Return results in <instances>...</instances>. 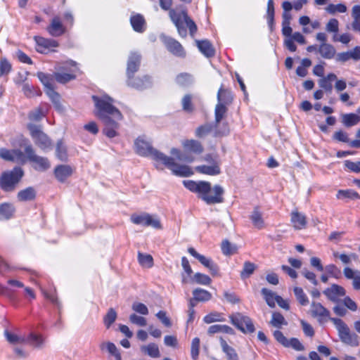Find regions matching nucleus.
I'll return each mask as SVG.
<instances>
[{"label":"nucleus","mask_w":360,"mask_h":360,"mask_svg":"<svg viewBox=\"0 0 360 360\" xmlns=\"http://www.w3.org/2000/svg\"><path fill=\"white\" fill-rule=\"evenodd\" d=\"M92 99L96 108V115L104 125L103 134L109 138L115 137L118 134L119 122L122 120L123 116L121 112L113 105V98L104 95L93 96Z\"/></svg>","instance_id":"f257e3e1"},{"label":"nucleus","mask_w":360,"mask_h":360,"mask_svg":"<svg viewBox=\"0 0 360 360\" xmlns=\"http://www.w3.org/2000/svg\"><path fill=\"white\" fill-rule=\"evenodd\" d=\"M310 314L312 317L317 319L320 323H323L330 320L335 325L342 342L352 347L359 346V336L355 333L352 332L348 326L342 319L330 317V311L320 302H311Z\"/></svg>","instance_id":"f03ea898"},{"label":"nucleus","mask_w":360,"mask_h":360,"mask_svg":"<svg viewBox=\"0 0 360 360\" xmlns=\"http://www.w3.org/2000/svg\"><path fill=\"white\" fill-rule=\"evenodd\" d=\"M136 153L141 156H150L153 160L162 162L172 171L173 174L179 176H189L193 174L191 169L185 165H180L165 154L154 149L150 143L139 137L134 143Z\"/></svg>","instance_id":"7ed1b4c3"},{"label":"nucleus","mask_w":360,"mask_h":360,"mask_svg":"<svg viewBox=\"0 0 360 360\" xmlns=\"http://www.w3.org/2000/svg\"><path fill=\"white\" fill-rule=\"evenodd\" d=\"M184 185L192 192L198 193L200 198L208 205L221 203L224 201V188L219 185L211 187L208 181H184Z\"/></svg>","instance_id":"20e7f679"},{"label":"nucleus","mask_w":360,"mask_h":360,"mask_svg":"<svg viewBox=\"0 0 360 360\" xmlns=\"http://www.w3.org/2000/svg\"><path fill=\"white\" fill-rule=\"evenodd\" d=\"M183 146L186 151L183 152L175 148H172L170 150L171 158H174V161L175 162L176 160L187 163L192 162L194 160V158L188 151L197 154H200L203 151L201 143L196 140H186L183 142Z\"/></svg>","instance_id":"39448f33"},{"label":"nucleus","mask_w":360,"mask_h":360,"mask_svg":"<svg viewBox=\"0 0 360 360\" xmlns=\"http://www.w3.org/2000/svg\"><path fill=\"white\" fill-rule=\"evenodd\" d=\"M169 15L172 21L175 25L180 36L186 37L187 35L186 30L184 27V22H185L188 27L191 36H194L198 30L197 25L194 21L188 17L186 11L177 13L174 10H171L169 12Z\"/></svg>","instance_id":"423d86ee"},{"label":"nucleus","mask_w":360,"mask_h":360,"mask_svg":"<svg viewBox=\"0 0 360 360\" xmlns=\"http://www.w3.org/2000/svg\"><path fill=\"white\" fill-rule=\"evenodd\" d=\"M23 174V170L19 167H14L10 172H4L0 177V187L6 192L14 191Z\"/></svg>","instance_id":"0eeeda50"},{"label":"nucleus","mask_w":360,"mask_h":360,"mask_svg":"<svg viewBox=\"0 0 360 360\" xmlns=\"http://www.w3.org/2000/svg\"><path fill=\"white\" fill-rule=\"evenodd\" d=\"M27 129L35 143L41 150L46 151L52 148V142L49 136L41 130V127L34 124H27Z\"/></svg>","instance_id":"6e6552de"},{"label":"nucleus","mask_w":360,"mask_h":360,"mask_svg":"<svg viewBox=\"0 0 360 360\" xmlns=\"http://www.w3.org/2000/svg\"><path fill=\"white\" fill-rule=\"evenodd\" d=\"M25 153L27 155V160L32 163L34 169L44 172L50 168L51 164L48 158L37 155L32 145L29 144L25 147Z\"/></svg>","instance_id":"1a4fd4ad"},{"label":"nucleus","mask_w":360,"mask_h":360,"mask_svg":"<svg viewBox=\"0 0 360 360\" xmlns=\"http://www.w3.org/2000/svg\"><path fill=\"white\" fill-rule=\"evenodd\" d=\"M231 323L243 333H252L255 330L251 319L241 313L237 312L229 316Z\"/></svg>","instance_id":"9d476101"},{"label":"nucleus","mask_w":360,"mask_h":360,"mask_svg":"<svg viewBox=\"0 0 360 360\" xmlns=\"http://www.w3.org/2000/svg\"><path fill=\"white\" fill-rule=\"evenodd\" d=\"M0 158L7 161L20 164L25 163L27 160V155H25L23 152L18 149L8 150L6 148H1Z\"/></svg>","instance_id":"9b49d317"},{"label":"nucleus","mask_w":360,"mask_h":360,"mask_svg":"<svg viewBox=\"0 0 360 360\" xmlns=\"http://www.w3.org/2000/svg\"><path fill=\"white\" fill-rule=\"evenodd\" d=\"M34 41L37 44V51L44 54H46L50 51H54V48L58 46V41L52 39L34 37Z\"/></svg>","instance_id":"f8f14e48"},{"label":"nucleus","mask_w":360,"mask_h":360,"mask_svg":"<svg viewBox=\"0 0 360 360\" xmlns=\"http://www.w3.org/2000/svg\"><path fill=\"white\" fill-rule=\"evenodd\" d=\"M162 41L168 51L175 56L180 58H184L186 56V51L184 47L176 39L169 37H163Z\"/></svg>","instance_id":"ddd939ff"},{"label":"nucleus","mask_w":360,"mask_h":360,"mask_svg":"<svg viewBox=\"0 0 360 360\" xmlns=\"http://www.w3.org/2000/svg\"><path fill=\"white\" fill-rule=\"evenodd\" d=\"M323 294L332 302L338 303L341 300L340 297L345 295L346 291L343 287L338 284H333L326 288L323 291Z\"/></svg>","instance_id":"4468645a"},{"label":"nucleus","mask_w":360,"mask_h":360,"mask_svg":"<svg viewBox=\"0 0 360 360\" xmlns=\"http://www.w3.org/2000/svg\"><path fill=\"white\" fill-rule=\"evenodd\" d=\"M188 252L193 257L196 258L203 266L209 269L213 276L218 274L219 267L211 259L199 254L193 248H189Z\"/></svg>","instance_id":"2eb2a0df"},{"label":"nucleus","mask_w":360,"mask_h":360,"mask_svg":"<svg viewBox=\"0 0 360 360\" xmlns=\"http://www.w3.org/2000/svg\"><path fill=\"white\" fill-rule=\"evenodd\" d=\"M127 84L133 88L141 90L150 86L151 81L148 76L134 78V75L128 77Z\"/></svg>","instance_id":"dca6fc26"},{"label":"nucleus","mask_w":360,"mask_h":360,"mask_svg":"<svg viewBox=\"0 0 360 360\" xmlns=\"http://www.w3.org/2000/svg\"><path fill=\"white\" fill-rule=\"evenodd\" d=\"M48 32L53 37H59L65 32V28L60 22L59 17H54L46 28Z\"/></svg>","instance_id":"f3484780"},{"label":"nucleus","mask_w":360,"mask_h":360,"mask_svg":"<svg viewBox=\"0 0 360 360\" xmlns=\"http://www.w3.org/2000/svg\"><path fill=\"white\" fill-rule=\"evenodd\" d=\"M141 55L138 53H131L127 62V77L134 75V74L138 70L141 63Z\"/></svg>","instance_id":"a211bd4d"},{"label":"nucleus","mask_w":360,"mask_h":360,"mask_svg":"<svg viewBox=\"0 0 360 360\" xmlns=\"http://www.w3.org/2000/svg\"><path fill=\"white\" fill-rule=\"evenodd\" d=\"M72 168L68 165H58L54 169L55 176L60 182H64L72 174Z\"/></svg>","instance_id":"6ab92c4d"},{"label":"nucleus","mask_w":360,"mask_h":360,"mask_svg":"<svg viewBox=\"0 0 360 360\" xmlns=\"http://www.w3.org/2000/svg\"><path fill=\"white\" fill-rule=\"evenodd\" d=\"M250 219L252 223V225L258 229H262L265 227V222L263 219V214L260 211L259 207L256 206L254 207L253 211L250 215Z\"/></svg>","instance_id":"aec40b11"},{"label":"nucleus","mask_w":360,"mask_h":360,"mask_svg":"<svg viewBox=\"0 0 360 360\" xmlns=\"http://www.w3.org/2000/svg\"><path fill=\"white\" fill-rule=\"evenodd\" d=\"M195 42L200 51L204 56L207 58H210L214 56L215 50L213 48L212 44L208 40H196Z\"/></svg>","instance_id":"412c9836"},{"label":"nucleus","mask_w":360,"mask_h":360,"mask_svg":"<svg viewBox=\"0 0 360 360\" xmlns=\"http://www.w3.org/2000/svg\"><path fill=\"white\" fill-rule=\"evenodd\" d=\"M291 222L295 229L300 230L306 227L307 219L304 214L297 211H293L291 213Z\"/></svg>","instance_id":"4be33fe9"},{"label":"nucleus","mask_w":360,"mask_h":360,"mask_svg":"<svg viewBox=\"0 0 360 360\" xmlns=\"http://www.w3.org/2000/svg\"><path fill=\"white\" fill-rule=\"evenodd\" d=\"M195 170L200 173L211 176L219 174L221 169L219 163H214L211 165H200L195 167Z\"/></svg>","instance_id":"5701e85b"},{"label":"nucleus","mask_w":360,"mask_h":360,"mask_svg":"<svg viewBox=\"0 0 360 360\" xmlns=\"http://www.w3.org/2000/svg\"><path fill=\"white\" fill-rule=\"evenodd\" d=\"M130 22L134 31L143 32L146 30V20L141 14H136L130 18Z\"/></svg>","instance_id":"b1692460"},{"label":"nucleus","mask_w":360,"mask_h":360,"mask_svg":"<svg viewBox=\"0 0 360 360\" xmlns=\"http://www.w3.org/2000/svg\"><path fill=\"white\" fill-rule=\"evenodd\" d=\"M319 54L326 59H331L335 55V49L334 46L328 43H322L318 49Z\"/></svg>","instance_id":"393cba45"},{"label":"nucleus","mask_w":360,"mask_h":360,"mask_svg":"<svg viewBox=\"0 0 360 360\" xmlns=\"http://www.w3.org/2000/svg\"><path fill=\"white\" fill-rule=\"evenodd\" d=\"M336 79L337 76L334 73H330L319 80V85L326 92L331 93L333 89L332 82Z\"/></svg>","instance_id":"a878e982"},{"label":"nucleus","mask_w":360,"mask_h":360,"mask_svg":"<svg viewBox=\"0 0 360 360\" xmlns=\"http://www.w3.org/2000/svg\"><path fill=\"white\" fill-rule=\"evenodd\" d=\"M100 349L102 351H107L112 356H115L116 360H122L121 354L114 343L103 342L100 345Z\"/></svg>","instance_id":"bb28decb"},{"label":"nucleus","mask_w":360,"mask_h":360,"mask_svg":"<svg viewBox=\"0 0 360 360\" xmlns=\"http://www.w3.org/2000/svg\"><path fill=\"white\" fill-rule=\"evenodd\" d=\"M45 93L52 101L56 109L59 112H62L63 110V108L60 102V97L59 94L54 90L53 86L49 88L48 89H45Z\"/></svg>","instance_id":"cd10ccee"},{"label":"nucleus","mask_w":360,"mask_h":360,"mask_svg":"<svg viewBox=\"0 0 360 360\" xmlns=\"http://www.w3.org/2000/svg\"><path fill=\"white\" fill-rule=\"evenodd\" d=\"M221 347L223 352L226 354L227 360H240L236 350L222 338L220 340Z\"/></svg>","instance_id":"c85d7f7f"},{"label":"nucleus","mask_w":360,"mask_h":360,"mask_svg":"<svg viewBox=\"0 0 360 360\" xmlns=\"http://www.w3.org/2000/svg\"><path fill=\"white\" fill-rule=\"evenodd\" d=\"M218 103H224L226 105L230 104L233 101V95L231 92L227 89H224L222 86L218 91L217 93Z\"/></svg>","instance_id":"c756f323"},{"label":"nucleus","mask_w":360,"mask_h":360,"mask_svg":"<svg viewBox=\"0 0 360 360\" xmlns=\"http://www.w3.org/2000/svg\"><path fill=\"white\" fill-rule=\"evenodd\" d=\"M208 333L210 335L215 334V333H226V334H234V330L232 328L227 325H212L208 328Z\"/></svg>","instance_id":"7c9ffc66"},{"label":"nucleus","mask_w":360,"mask_h":360,"mask_svg":"<svg viewBox=\"0 0 360 360\" xmlns=\"http://www.w3.org/2000/svg\"><path fill=\"white\" fill-rule=\"evenodd\" d=\"M34 348L41 349L44 344V340L40 335L30 333L26 337V342Z\"/></svg>","instance_id":"2f4dec72"},{"label":"nucleus","mask_w":360,"mask_h":360,"mask_svg":"<svg viewBox=\"0 0 360 360\" xmlns=\"http://www.w3.org/2000/svg\"><path fill=\"white\" fill-rule=\"evenodd\" d=\"M4 335L6 340L12 345L25 344L26 342V336L25 335H18L7 330L4 331Z\"/></svg>","instance_id":"473e14b6"},{"label":"nucleus","mask_w":360,"mask_h":360,"mask_svg":"<svg viewBox=\"0 0 360 360\" xmlns=\"http://www.w3.org/2000/svg\"><path fill=\"white\" fill-rule=\"evenodd\" d=\"M15 209L13 206L8 203L0 205V220L9 219L13 214Z\"/></svg>","instance_id":"72a5a7b5"},{"label":"nucleus","mask_w":360,"mask_h":360,"mask_svg":"<svg viewBox=\"0 0 360 360\" xmlns=\"http://www.w3.org/2000/svg\"><path fill=\"white\" fill-rule=\"evenodd\" d=\"M226 112L227 108L224 105V103H220L216 105L214 110L216 128H217L219 126V123L225 117Z\"/></svg>","instance_id":"f704fd0d"},{"label":"nucleus","mask_w":360,"mask_h":360,"mask_svg":"<svg viewBox=\"0 0 360 360\" xmlns=\"http://www.w3.org/2000/svg\"><path fill=\"white\" fill-rule=\"evenodd\" d=\"M352 17L353 22L352 28L355 32H360V6L355 5L352 10Z\"/></svg>","instance_id":"c9c22d12"},{"label":"nucleus","mask_w":360,"mask_h":360,"mask_svg":"<svg viewBox=\"0 0 360 360\" xmlns=\"http://www.w3.org/2000/svg\"><path fill=\"white\" fill-rule=\"evenodd\" d=\"M36 192L32 187H28L24 190H22L18 193V199L20 201H29L32 200L35 198Z\"/></svg>","instance_id":"e433bc0d"},{"label":"nucleus","mask_w":360,"mask_h":360,"mask_svg":"<svg viewBox=\"0 0 360 360\" xmlns=\"http://www.w3.org/2000/svg\"><path fill=\"white\" fill-rule=\"evenodd\" d=\"M141 350L146 354L150 357L158 358L160 356L159 348L155 343H150L148 345H144L141 347Z\"/></svg>","instance_id":"4c0bfd02"},{"label":"nucleus","mask_w":360,"mask_h":360,"mask_svg":"<svg viewBox=\"0 0 360 360\" xmlns=\"http://www.w3.org/2000/svg\"><path fill=\"white\" fill-rule=\"evenodd\" d=\"M194 300L198 302H206L211 299L212 295L207 290L196 288L193 291Z\"/></svg>","instance_id":"58836bf2"},{"label":"nucleus","mask_w":360,"mask_h":360,"mask_svg":"<svg viewBox=\"0 0 360 360\" xmlns=\"http://www.w3.org/2000/svg\"><path fill=\"white\" fill-rule=\"evenodd\" d=\"M360 122V116L354 113L345 114L342 115V123L345 127H350L357 124Z\"/></svg>","instance_id":"ea45409f"},{"label":"nucleus","mask_w":360,"mask_h":360,"mask_svg":"<svg viewBox=\"0 0 360 360\" xmlns=\"http://www.w3.org/2000/svg\"><path fill=\"white\" fill-rule=\"evenodd\" d=\"M56 155L61 161H66L68 160L67 148L61 140L57 142Z\"/></svg>","instance_id":"a19ab883"},{"label":"nucleus","mask_w":360,"mask_h":360,"mask_svg":"<svg viewBox=\"0 0 360 360\" xmlns=\"http://www.w3.org/2000/svg\"><path fill=\"white\" fill-rule=\"evenodd\" d=\"M270 323L276 328H281L282 326H286L288 324L284 316L278 312H274L272 314L271 320Z\"/></svg>","instance_id":"79ce46f5"},{"label":"nucleus","mask_w":360,"mask_h":360,"mask_svg":"<svg viewBox=\"0 0 360 360\" xmlns=\"http://www.w3.org/2000/svg\"><path fill=\"white\" fill-rule=\"evenodd\" d=\"M256 265L250 262H245L243 270L240 271V277L242 279H245L250 277L255 271Z\"/></svg>","instance_id":"37998d69"},{"label":"nucleus","mask_w":360,"mask_h":360,"mask_svg":"<svg viewBox=\"0 0 360 360\" xmlns=\"http://www.w3.org/2000/svg\"><path fill=\"white\" fill-rule=\"evenodd\" d=\"M262 294L264 295V299L267 303V304L270 307H275V302H276L277 296L274 292L267 288L262 289Z\"/></svg>","instance_id":"c03bdc74"},{"label":"nucleus","mask_w":360,"mask_h":360,"mask_svg":"<svg viewBox=\"0 0 360 360\" xmlns=\"http://www.w3.org/2000/svg\"><path fill=\"white\" fill-rule=\"evenodd\" d=\"M293 291L297 300L301 305L306 306L309 304V299L302 288L295 287Z\"/></svg>","instance_id":"a18cd8bd"},{"label":"nucleus","mask_w":360,"mask_h":360,"mask_svg":"<svg viewBox=\"0 0 360 360\" xmlns=\"http://www.w3.org/2000/svg\"><path fill=\"white\" fill-rule=\"evenodd\" d=\"M221 251L225 255H231L236 253L238 248L236 245L231 244L229 240H224L221 243Z\"/></svg>","instance_id":"49530a36"},{"label":"nucleus","mask_w":360,"mask_h":360,"mask_svg":"<svg viewBox=\"0 0 360 360\" xmlns=\"http://www.w3.org/2000/svg\"><path fill=\"white\" fill-rule=\"evenodd\" d=\"M333 255L335 258H338L344 264H349L352 259L355 260L357 258L355 253L347 255L345 253H339L338 252H333Z\"/></svg>","instance_id":"de8ad7c7"},{"label":"nucleus","mask_w":360,"mask_h":360,"mask_svg":"<svg viewBox=\"0 0 360 360\" xmlns=\"http://www.w3.org/2000/svg\"><path fill=\"white\" fill-rule=\"evenodd\" d=\"M214 131V127L211 124H205L198 127L195 130V136L199 138L204 137L212 131Z\"/></svg>","instance_id":"09e8293b"},{"label":"nucleus","mask_w":360,"mask_h":360,"mask_svg":"<svg viewBox=\"0 0 360 360\" xmlns=\"http://www.w3.org/2000/svg\"><path fill=\"white\" fill-rule=\"evenodd\" d=\"M138 261L139 264L144 267L150 268L153 264V259L150 255L138 253Z\"/></svg>","instance_id":"8fccbe9b"},{"label":"nucleus","mask_w":360,"mask_h":360,"mask_svg":"<svg viewBox=\"0 0 360 360\" xmlns=\"http://www.w3.org/2000/svg\"><path fill=\"white\" fill-rule=\"evenodd\" d=\"M176 82L180 86H188L193 82V77L188 73H181L176 76Z\"/></svg>","instance_id":"3c124183"},{"label":"nucleus","mask_w":360,"mask_h":360,"mask_svg":"<svg viewBox=\"0 0 360 360\" xmlns=\"http://www.w3.org/2000/svg\"><path fill=\"white\" fill-rule=\"evenodd\" d=\"M193 280L198 284L205 285H208L212 282V279L207 275L201 273H195L193 277Z\"/></svg>","instance_id":"603ef678"},{"label":"nucleus","mask_w":360,"mask_h":360,"mask_svg":"<svg viewBox=\"0 0 360 360\" xmlns=\"http://www.w3.org/2000/svg\"><path fill=\"white\" fill-rule=\"evenodd\" d=\"M117 319V313L116 311L110 308L106 315L104 317L103 321L104 324L106 326L107 328H109L110 326Z\"/></svg>","instance_id":"864d4df0"},{"label":"nucleus","mask_w":360,"mask_h":360,"mask_svg":"<svg viewBox=\"0 0 360 360\" xmlns=\"http://www.w3.org/2000/svg\"><path fill=\"white\" fill-rule=\"evenodd\" d=\"M225 319L219 312H212L206 315L203 318V321L206 323H211L216 321H224Z\"/></svg>","instance_id":"5fc2aeb1"},{"label":"nucleus","mask_w":360,"mask_h":360,"mask_svg":"<svg viewBox=\"0 0 360 360\" xmlns=\"http://www.w3.org/2000/svg\"><path fill=\"white\" fill-rule=\"evenodd\" d=\"M200 349V339L195 338L193 339L191 347V355L193 360H196L198 358Z\"/></svg>","instance_id":"6e6d98bb"},{"label":"nucleus","mask_w":360,"mask_h":360,"mask_svg":"<svg viewBox=\"0 0 360 360\" xmlns=\"http://www.w3.org/2000/svg\"><path fill=\"white\" fill-rule=\"evenodd\" d=\"M326 10L328 13L330 14H334L336 12L345 13L347 11V7L345 5L342 4H339L336 5L330 4L326 8Z\"/></svg>","instance_id":"4d7b16f0"},{"label":"nucleus","mask_w":360,"mask_h":360,"mask_svg":"<svg viewBox=\"0 0 360 360\" xmlns=\"http://www.w3.org/2000/svg\"><path fill=\"white\" fill-rule=\"evenodd\" d=\"M336 196L338 199H343V198L354 199V198H359L358 193L352 190H340L338 192Z\"/></svg>","instance_id":"13d9d810"},{"label":"nucleus","mask_w":360,"mask_h":360,"mask_svg":"<svg viewBox=\"0 0 360 360\" xmlns=\"http://www.w3.org/2000/svg\"><path fill=\"white\" fill-rule=\"evenodd\" d=\"M54 77L58 82L65 84L74 79L75 76L72 74L56 72L54 74Z\"/></svg>","instance_id":"bf43d9fd"},{"label":"nucleus","mask_w":360,"mask_h":360,"mask_svg":"<svg viewBox=\"0 0 360 360\" xmlns=\"http://www.w3.org/2000/svg\"><path fill=\"white\" fill-rule=\"evenodd\" d=\"M215 127V124L214 125ZM229 133V128L226 122H224L221 124L219 123V126L216 128L214 127V136H226Z\"/></svg>","instance_id":"052dcab7"},{"label":"nucleus","mask_w":360,"mask_h":360,"mask_svg":"<svg viewBox=\"0 0 360 360\" xmlns=\"http://www.w3.org/2000/svg\"><path fill=\"white\" fill-rule=\"evenodd\" d=\"M37 77L40 82L44 84L45 89L53 87L52 78L44 72H39L37 73Z\"/></svg>","instance_id":"680f3d73"},{"label":"nucleus","mask_w":360,"mask_h":360,"mask_svg":"<svg viewBox=\"0 0 360 360\" xmlns=\"http://www.w3.org/2000/svg\"><path fill=\"white\" fill-rule=\"evenodd\" d=\"M12 69L11 64L6 58H1L0 60V77L7 75Z\"/></svg>","instance_id":"e2e57ef3"},{"label":"nucleus","mask_w":360,"mask_h":360,"mask_svg":"<svg viewBox=\"0 0 360 360\" xmlns=\"http://www.w3.org/2000/svg\"><path fill=\"white\" fill-rule=\"evenodd\" d=\"M182 108L184 111L192 112L193 106L192 104V96L190 94L185 95L181 100Z\"/></svg>","instance_id":"0e129e2a"},{"label":"nucleus","mask_w":360,"mask_h":360,"mask_svg":"<svg viewBox=\"0 0 360 360\" xmlns=\"http://www.w3.org/2000/svg\"><path fill=\"white\" fill-rule=\"evenodd\" d=\"M146 226H151L156 229H161L162 225L160 219L154 216L147 214V221Z\"/></svg>","instance_id":"69168bd1"},{"label":"nucleus","mask_w":360,"mask_h":360,"mask_svg":"<svg viewBox=\"0 0 360 360\" xmlns=\"http://www.w3.org/2000/svg\"><path fill=\"white\" fill-rule=\"evenodd\" d=\"M131 309L136 313H139L141 315H148V309L143 303L135 302L132 304Z\"/></svg>","instance_id":"338daca9"},{"label":"nucleus","mask_w":360,"mask_h":360,"mask_svg":"<svg viewBox=\"0 0 360 360\" xmlns=\"http://www.w3.org/2000/svg\"><path fill=\"white\" fill-rule=\"evenodd\" d=\"M44 116V112L42 111L41 108H35L28 115L29 119L32 121H39Z\"/></svg>","instance_id":"774afa93"}]
</instances>
